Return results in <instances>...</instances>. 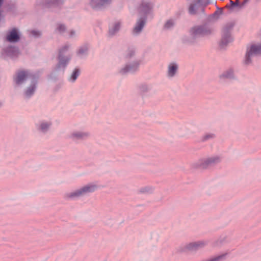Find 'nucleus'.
Listing matches in <instances>:
<instances>
[{"instance_id": "1", "label": "nucleus", "mask_w": 261, "mask_h": 261, "mask_svg": "<svg viewBox=\"0 0 261 261\" xmlns=\"http://www.w3.org/2000/svg\"><path fill=\"white\" fill-rule=\"evenodd\" d=\"M97 189V186L95 184H87L71 192L66 193L64 197L68 200H76L94 192Z\"/></svg>"}, {"instance_id": "2", "label": "nucleus", "mask_w": 261, "mask_h": 261, "mask_svg": "<svg viewBox=\"0 0 261 261\" xmlns=\"http://www.w3.org/2000/svg\"><path fill=\"white\" fill-rule=\"evenodd\" d=\"M70 47V44L66 43L59 48L57 56L58 63L54 68L55 71H64L65 70L71 59V55L66 54Z\"/></svg>"}, {"instance_id": "3", "label": "nucleus", "mask_w": 261, "mask_h": 261, "mask_svg": "<svg viewBox=\"0 0 261 261\" xmlns=\"http://www.w3.org/2000/svg\"><path fill=\"white\" fill-rule=\"evenodd\" d=\"M261 56V41L252 43L247 46L244 60V63L249 65L254 58Z\"/></svg>"}, {"instance_id": "4", "label": "nucleus", "mask_w": 261, "mask_h": 261, "mask_svg": "<svg viewBox=\"0 0 261 261\" xmlns=\"http://www.w3.org/2000/svg\"><path fill=\"white\" fill-rule=\"evenodd\" d=\"M33 76L27 70H19L13 75V81L15 87H19L24 84L29 79L31 80Z\"/></svg>"}, {"instance_id": "5", "label": "nucleus", "mask_w": 261, "mask_h": 261, "mask_svg": "<svg viewBox=\"0 0 261 261\" xmlns=\"http://www.w3.org/2000/svg\"><path fill=\"white\" fill-rule=\"evenodd\" d=\"M232 25H226L222 30V37L219 42L221 48H225L229 43L232 42L233 38L231 35V30Z\"/></svg>"}, {"instance_id": "6", "label": "nucleus", "mask_w": 261, "mask_h": 261, "mask_svg": "<svg viewBox=\"0 0 261 261\" xmlns=\"http://www.w3.org/2000/svg\"><path fill=\"white\" fill-rule=\"evenodd\" d=\"M153 5L152 3L148 0L141 1L137 7L138 13L141 16H145L151 13L153 9Z\"/></svg>"}, {"instance_id": "7", "label": "nucleus", "mask_w": 261, "mask_h": 261, "mask_svg": "<svg viewBox=\"0 0 261 261\" xmlns=\"http://www.w3.org/2000/svg\"><path fill=\"white\" fill-rule=\"evenodd\" d=\"M208 3L204 5L203 4V0H195V3H191L189 7V13L191 15L204 14L205 7Z\"/></svg>"}, {"instance_id": "8", "label": "nucleus", "mask_w": 261, "mask_h": 261, "mask_svg": "<svg viewBox=\"0 0 261 261\" xmlns=\"http://www.w3.org/2000/svg\"><path fill=\"white\" fill-rule=\"evenodd\" d=\"M90 136V133L88 131L75 130L70 133L69 138L73 141L77 142L87 140Z\"/></svg>"}, {"instance_id": "9", "label": "nucleus", "mask_w": 261, "mask_h": 261, "mask_svg": "<svg viewBox=\"0 0 261 261\" xmlns=\"http://www.w3.org/2000/svg\"><path fill=\"white\" fill-rule=\"evenodd\" d=\"M140 64V60H135L132 63L127 64L119 70V73L122 75L128 73H134L136 71Z\"/></svg>"}, {"instance_id": "10", "label": "nucleus", "mask_w": 261, "mask_h": 261, "mask_svg": "<svg viewBox=\"0 0 261 261\" xmlns=\"http://www.w3.org/2000/svg\"><path fill=\"white\" fill-rule=\"evenodd\" d=\"M19 55L18 49L15 46H9L3 49L2 51V57L4 59L8 57L15 58Z\"/></svg>"}, {"instance_id": "11", "label": "nucleus", "mask_w": 261, "mask_h": 261, "mask_svg": "<svg viewBox=\"0 0 261 261\" xmlns=\"http://www.w3.org/2000/svg\"><path fill=\"white\" fill-rule=\"evenodd\" d=\"M37 84L38 79L35 76L32 77L30 85L24 91L23 95L25 97L30 98L34 94L37 89Z\"/></svg>"}, {"instance_id": "12", "label": "nucleus", "mask_w": 261, "mask_h": 261, "mask_svg": "<svg viewBox=\"0 0 261 261\" xmlns=\"http://www.w3.org/2000/svg\"><path fill=\"white\" fill-rule=\"evenodd\" d=\"M146 17L141 16L136 21V22L132 30V34L138 36L142 32L143 28L146 23Z\"/></svg>"}, {"instance_id": "13", "label": "nucleus", "mask_w": 261, "mask_h": 261, "mask_svg": "<svg viewBox=\"0 0 261 261\" xmlns=\"http://www.w3.org/2000/svg\"><path fill=\"white\" fill-rule=\"evenodd\" d=\"M112 0H89V6L95 10L101 9L110 4Z\"/></svg>"}, {"instance_id": "14", "label": "nucleus", "mask_w": 261, "mask_h": 261, "mask_svg": "<svg viewBox=\"0 0 261 261\" xmlns=\"http://www.w3.org/2000/svg\"><path fill=\"white\" fill-rule=\"evenodd\" d=\"M52 122L50 120H41L36 125L37 130L42 134L47 133L51 126Z\"/></svg>"}, {"instance_id": "15", "label": "nucleus", "mask_w": 261, "mask_h": 261, "mask_svg": "<svg viewBox=\"0 0 261 261\" xmlns=\"http://www.w3.org/2000/svg\"><path fill=\"white\" fill-rule=\"evenodd\" d=\"M192 167L194 169L202 170H205L210 168L207 158H203L199 159L192 164Z\"/></svg>"}, {"instance_id": "16", "label": "nucleus", "mask_w": 261, "mask_h": 261, "mask_svg": "<svg viewBox=\"0 0 261 261\" xmlns=\"http://www.w3.org/2000/svg\"><path fill=\"white\" fill-rule=\"evenodd\" d=\"M206 244V242L201 241L190 243L186 246V249L189 251H195L204 247Z\"/></svg>"}, {"instance_id": "17", "label": "nucleus", "mask_w": 261, "mask_h": 261, "mask_svg": "<svg viewBox=\"0 0 261 261\" xmlns=\"http://www.w3.org/2000/svg\"><path fill=\"white\" fill-rule=\"evenodd\" d=\"M122 21L117 20L109 26L108 35L110 37L115 35L120 30L122 26Z\"/></svg>"}, {"instance_id": "18", "label": "nucleus", "mask_w": 261, "mask_h": 261, "mask_svg": "<svg viewBox=\"0 0 261 261\" xmlns=\"http://www.w3.org/2000/svg\"><path fill=\"white\" fill-rule=\"evenodd\" d=\"M20 39V37L16 29H13L11 31L8 32L6 40L9 42L15 43L18 42Z\"/></svg>"}, {"instance_id": "19", "label": "nucleus", "mask_w": 261, "mask_h": 261, "mask_svg": "<svg viewBox=\"0 0 261 261\" xmlns=\"http://www.w3.org/2000/svg\"><path fill=\"white\" fill-rule=\"evenodd\" d=\"M64 0H45L43 5L45 8H54L59 7L64 2Z\"/></svg>"}, {"instance_id": "20", "label": "nucleus", "mask_w": 261, "mask_h": 261, "mask_svg": "<svg viewBox=\"0 0 261 261\" xmlns=\"http://www.w3.org/2000/svg\"><path fill=\"white\" fill-rule=\"evenodd\" d=\"M178 68L177 64L174 62L170 63L168 66L167 76L169 78L175 76L177 72Z\"/></svg>"}, {"instance_id": "21", "label": "nucleus", "mask_w": 261, "mask_h": 261, "mask_svg": "<svg viewBox=\"0 0 261 261\" xmlns=\"http://www.w3.org/2000/svg\"><path fill=\"white\" fill-rule=\"evenodd\" d=\"M221 78L232 80L235 78L234 69L229 68L225 70L220 75Z\"/></svg>"}, {"instance_id": "22", "label": "nucleus", "mask_w": 261, "mask_h": 261, "mask_svg": "<svg viewBox=\"0 0 261 261\" xmlns=\"http://www.w3.org/2000/svg\"><path fill=\"white\" fill-rule=\"evenodd\" d=\"M88 53V47L87 45L80 46L76 50V55L80 58L85 57Z\"/></svg>"}, {"instance_id": "23", "label": "nucleus", "mask_w": 261, "mask_h": 261, "mask_svg": "<svg viewBox=\"0 0 261 261\" xmlns=\"http://www.w3.org/2000/svg\"><path fill=\"white\" fill-rule=\"evenodd\" d=\"M210 167L215 166L221 161V159L217 155L211 156L207 157Z\"/></svg>"}, {"instance_id": "24", "label": "nucleus", "mask_w": 261, "mask_h": 261, "mask_svg": "<svg viewBox=\"0 0 261 261\" xmlns=\"http://www.w3.org/2000/svg\"><path fill=\"white\" fill-rule=\"evenodd\" d=\"M175 24V20L173 18L168 19L163 25V30L165 31L171 30Z\"/></svg>"}, {"instance_id": "25", "label": "nucleus", "mask_w": 261, "mask_h": 261, "mask_svg": "<svg viewBox=\"0 0 261 261\" xmlns=\"http://www.w3.org/2000/svg\"><path fill=\"white\" fill-rule=\"evenodd\" d=\"M190 35L193 37L202 36L200 25L192 28L190 31Z\"/></svg>"}, {"instance_id": "26", "label": "nucleus", "mask_w": 261, "mask_h": 261, "mask_svg": "<svg viewBox=\"0 0 261 261\" xmlns=\"http://www.w3.org/2000/svg\"><path fill=\"white\" fill-rule=\"evenodd\" d=\"M200 27L201 30L202 36L210 35L213 32V30L212 28L208 25L204 24L200 25Z\"/></svg>"}, {"instance_id": "27", "label": "nucleus", "mask_w": 261, "mask_h": 261, "mask_svg": "<svg viewBox=\"0 0 261 261\" xmlns=\"http://www.w3.org/2000/svg\"><path fill=\"white\" fill-rule=\"evenodd\" d=\"M80 69L78 68H75L68 78V81L72 83L74 82L80 75Z\"/></svg>"}, {"instance_id": "28", "label": "nucleus", "mask_w": 261, "mask_h": 261, "mask_svg": "<svg viewBox=\"0 0 261 261\" xmlns=\"http://www.w3.org/2000/svg\"><path fill=\"white\" fill-rule=\"evenodd\" d=\"M227 253H223L220 255L214 256L212 258L203 260L202 261H223L225 259Z\"/></svg>"}, {"instance_id": "29", "label": "nucleus", "mask_w": 261, "mask_h": 261, "mask_svg": "<svg viewBox=\"0 0 261 261\" xmlns=\"http://www.w3.org/2000/svg\"><path fill=\"white\" fill-rule=\"evenodd\" d=\"M154 191V188L152 186H146L139 189V192L143 194H151Z\"/></svg>"}, {"instance_id": "30", "label": "nucleus", "mask_w": 261, "mask_h": 261, "mask_svg": "<svg viewBox=\"0 0 261 261\" xmlns=\"http://www.w3.org/2000/svg\"><path fill=\"white\" fill-rule=\"evenodd\" d=\"M228 8L232 9L234 7H237L239 9H241V4L238 0H237L236 2H233L232 1H230V5H227L226 6Z\"/></svg>"}, {"instance_id": "31", "label": "nucleus", "mask_w": 261, "mask_h": 261, "mask_svg": "<svg viewBox=\"0 0 261 261\" xmlns=\"http://www.w3.org/2000/svg\"><path fill=\"white\" fill-rule=\"evenodd\" d=\"M215 137V135L213 133H207L204 134L201 138L202 141H206L214 139Z\"/></svg>"}, {"instance_id": "32", "label": "nucleus", "mask_w": 261, "mask_h": 261, "mask_svg": "<svg viewBox=\"0 0 261 261\" xmlns=\"http://www.w3.org/2000/svg\"><path fill=\"white\" fill-rule=\"evenodd\" d=\"M66 30V26L61 23L57 24L56 31L60 34H63L65 32Z\"/></svg>"}, {"instance_id": "33", "label": "nucleus", "mask_w": 261, "mask_h": 261, "mask_svg": "<svg viewBox=\"0 0 261 261\" xmlns=\"http://www.w3.org/2000/svg\"><path fill=\"white\" fill-rule=\"evenodd\" d=\"M150 87L146 84H142L139 86V91L142 93H145L149 91Z\"/></svg>"}, {"instance_id": "34", "label": "nucleus", "mask_w": 261, "mask_h": 261, "mask_svg": "<svg viewBox=\"0 0 261 261\" xmlns=\"http://www.w3.org/2000/svg\"><path fill=\"white\" fill-rule=\"evenodd\" d=\"M135 54V50L134 48H128L126 53H125V57L126 58H130L134 56Z\"/></svg>"}, {"instance_id": "35", "label": "nucleus", "mask_w": 261, "mask_h": 261, "mask_svg": "<svg viewBox=\"0 0 261 261\" xmlns=\"http://www.w3.org/2000/svg\"><path fill=\"white\" fill-rule=\"evenodd\" d=\"M31 34L35 37H38L41 35V33L38 31L33 30L31 31Z\"/></svg>"}, {"instance_id": "36", "label": "nucleus", "mask_w": 261, "mask_h": 261, "mask_svg": "<svg viewBox=\"0 0 261 261\" xmlns=\"http://www.w3.org/2000/svg\"><path fill=\"white\" fill-rule=\"evenodd\" d=\"M69 37L70 38H73L76 36V33L75 31L72 30L69 31Z\"/></svg>"}, {"instance_id": "37", "label": "nucleus", "mask_w": 261, "mask_h": 261, "mask_svg": "<svg viewBox=\"0 0 261 261\" xmlns=\"http://www.w3.org/2000/svg\"><path fill=\"white\" fill-rule=\"evenodd\" d=\"M223 240L222 239L218 240L214 243V246H219L222 243Z\"/></svg>"}, {"instance_id": "38", "label": "nucleus", "mask_w": 261, "mask_h": 261, "mask_svg": "<svg viewBox=\"0 0 261 261\" xmlns=\"http://www.w3.org/2000/svg\"><path fill=\"white\" fill-rule=\"evenodd\" d=\"M249 0H243V2L240 4H241V7L242 8L248 2Z\"/></svg>"}, {"instance_id": "39", "label": "nucleus", "mask_w": 261, "mask_h": 261, "mask_svg": "<svg viewBox=\"0 0 261 261\" xmlns=\"http://www.w3.org/2000/svg\"><path fill=\"white\" fill-rule=\"evenodd\" d=\"M3 105V102L0 101V107H2Z\"/></svg>"}, {"instance_id": "40", "label": "nucleus", "mask_w": 261, "mask_h": 261, "mask_svg": "<svg viewBox=\"0 0 261 261\" xmlns=\"http://www.w3.org/2000/svg\"><path fill=\"white\" fill-rule=\"evenodd\" d=\"M218 13V12L217 11L215 12L214 14H217Z\"/></svg>"}]
</instances>
